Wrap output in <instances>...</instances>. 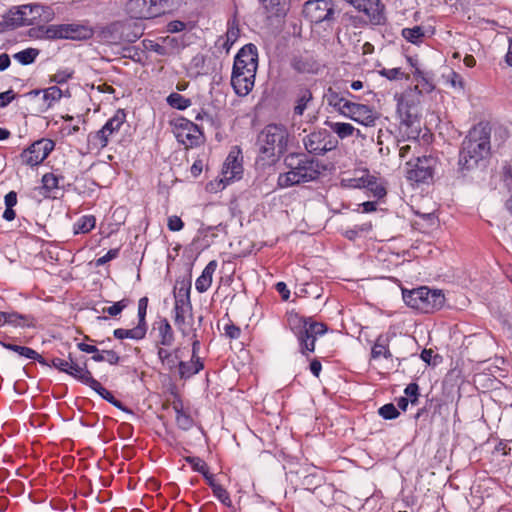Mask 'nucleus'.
Here are the masks:
<instances>
[{"instance_id": "50", "label": "nucleus", "mask_w": 512, "mask_h": 512, "mask_svg": "<svg viewBox=\"0 0 512 512\" xmlns=\"http://www.w3.org/2000/svg\"><path fill=\"white\" fill-rule=\"evenodd\" d=\"M213 495L226 507L232 506V500L230 498L229 492L222 486L219 485L215 487L213 490Z\"/></svg>"}, {"instance_id": "40", "label": "nucleus", "mask_w": 512, "mask_h": 512, "mask_svg": "<svg viewBox=\"0 0 512 512\" xmlns=\"http://www.w3.org/2000/svg\"><path fill=\"white\" fill-rule=\"evenodd\" d=\"M0 344L5 349L13 351V352L19 354L20 356H23L28 359L35 358V355H37V351H35L34 349H32L30 347L7 343V342L1 341V340H0Z\"/></svg>"}, {"instance_id": "59", "label": "nucleus", "mask_w": 512, "mask_h": 512, "mask_svg": "<svg viewBox=\"0 0 512 512\" xmlns=\"http://www.w3.org/2000/svg\"><path fill=\"white\" fill-rule=\"evenodd\" d=\"M17 94L12 90L9 89L5 92L0 93V108L7 107L15 98Z\"/></svg>"}, {"instance_id": "17", "label": "nucleus", "mask_w": 512, "mask_h": 512, "mask_svg": "<svg viewBox=\"0 0 512 512\" xmlns=\"http://www.w3.org/2000/svg\"><path fill=\"white\" fill-rule=\"evenodd\" d=\"M255 74L232 69L231 85L238 96L244 97L250 93L254 87Z\"/></svg>"}, {"instance_id": "33", "label": "nucleus", "mask_w": 512, "mask_h": 512, "mask_svg": "<svg viewBox=\"0 0 512 512\" xmlns=\"http://www.w3.org/2000/svg\"><path fill=\"white\" fill-rule=\"evenodd\" d=\"M126 121V112L118 109L115 114L103 125L105 131L110 135L117 133Z\"/></svg>"}, {"instance_id": "35", "label": "nucleus", "mask_w": 512, "mask_h": 512, "mask_svg": "<svg viewBox=\"0 0 512 512\" xmlns=\"http://www.w3.org/2000/svg\"><path fill=\"white\" fill-rule=\"evenodd\" d=\"M96 224V218L93 215H84L80 217L73 225L74 234H85L90 232Z\"/></svg>"}, {"instance_id": "14", "label": "nucleus", "mask_w": 512, "mask_h": 512, "mask_svg": "<svg viewBox=\"0 0 512 512\" xmlns=\"http://www.w3.org/2000/svg\"><path fill=\"white\" fill-rule=\"evenodd\" d=\"M344 117L350 118L351 120L364 125L374 126L377 120V113L368 105L356 103L351 100L349 106L346 107Z\"/></svg>"}, {"instance_id": "28", "label": "nucleus", "mask_w": 512, "mask_h": 512, "mask_svg": "<svg viewBox=\"0 0 512 512\" xmlns=\"http://www.w3.org/2000/svg\"><path fill=\"white\" fill-rule=\"evenodd\" d=\"M3 317H1V326L4 324H10L13 326L20 327H32L33 318L28 315L19 314L17 312H3Z\"/></svg>"}, {"instance_id": "2", "label": "nucleus", "mask_w": 512, "mask_h": 512, "mask_svg": "<svg viewBox=\"0 0 512 512\" xmlns=\"http://www.w3.org/2000/svg\"><path fill=\"white\" fill-rule=\"evenodd\" d=\"M284 165L288 169L280 173L277 185L280 188H289L302 183L312 182L319 178L324 166L319 160L309 157L305 153H289L284 158Z\"/></svg>"}, {"instance_id": "60", "label": "nucleus", "mask_w": 512, "mask_h": 512, "mask_svg": "<svg viewBox=\"0 0 512 512\" xmlns=\"http://www.w3.org/2000/svg\"><path fill=\"white\" fill-rule=\"evenodd\" d=\"M167 226L170 231H180L184 227V222L180 217L173 215L168 218Z\"/></svg>"}, {"instance_id": "63", "label": "nucleus", "mask_w": 512, "mask_h": 512, "mask_svg": "<svg viewBox=\"0 0 512 512\" xmlns=\"http://www.w3.org/2000/svg\"><path fill=\"white\" fill-rule=\"evenodd\" d=\"M175 127L177 128V132H181L185 131L187 128L195 129V123L186 118H178L175 121Z\"/></svg>"}, {"instance_id": "34", "label": "nucleus", "mask_w": 512, "mask_h": 512, "mask_svg": "<svg viewBox=\"0 0 512 512\" xmlns=\"http://www.w3.org/2000/svg\"><path fill=\"white\" fill-rule=\"evenodd\" d=\"M173 410L176 413L177 426L184 431L189 430L193 426V419L183 411V405L180 400L173 403Z\"/></svg>"}, {"instance_id": "54", "label": "nucleus", "mask_w": 512, "mask_h": 512, "mask_svg": "<svg viewBox=\"0 0 512 512\" xmlns=\"http://www.w3.org/2000/svg\"><path fill=\"white\" fill-rule=\"evenodd\" d=\"M92 385L90 386L91 389H93L99 396H101L104 400L111 403L114 396L113 394L107 390L105 387L101 385V383L97 380L94 382H91Z\"/></svg>"}, {"instance_id": "36", "label": "nucleus", "mask_w": 512, "mask_h": 512, "mask_svg": "<svg viewBox=\"0 0 512 512\" xmlns=\"http://www.w3.org/2000/svg\"><path fill=\"white\" fill-rule=\"evenodd\" d=\"M365 185L364 188L370 191L374 197L381 199L386 195L385 187L378 182V179L370 174H365Z\"/></svg>"}, {"instance_id": "62", "label": "nucleus", "mask_w": 512, "mask_h": 512, "mask_svg": "<svg viewBox=\"0 0 512 512\" xmlns=\"http://www.w3.org/2000/svg\"><path fill=\"white\" fill-rule=\"evenodd\" d=\"M240 30L237 25L232 24L228 27L225 37L230 43H235L239 37Z\"/></svg>"}, {"instance_id": "9", "label": "nucleus", "mask_w": 512, "mask_h": 512, "mask_svg": "<svg viewBox=\"0 0 512 512\" xmlns=\"http://www.w3.org/2000/svg\"><path fill=\"white\" fill-rule=\"evenodd\" d=\"M167 1L129 0L126 4V11L134 19H151L173 11Z\"/></svg>"}, {"instance_id": "64", "label": "nucleus", "mask_w": 512, "mask_h": 512, "mask_svg": "<svg viewBox=\"0 0 512 512\" xmlns=\"http://www.w3.org/2000/svg\"><path fill=\"white\" fill-rule=\"evenodd\" d=\"M105 353L104 361L110 365H117L120 362V356L114 350H103Z\"/></svg>"}, {"instance_id": "58", "label": "nucleus", "mask_w": 512, "mask_h": 512, "mask_svg": "<svg viewBox=\"0 0 512 512\" xmlns=\"http://www.w3.org/2000/svg\"><path fill=\"white\" fill-rule=\"evenodd\" d=\"M224 333L230 339H238L241 335V329L230 322L224 326Z\"/></svg>"}, {"instance_id": "4", "label": "nucleus", "mask_w": 512, "mask_h": 512, "mask_svg": "<svg viewBox=\"0 0 512 512\" xmlns=\"http://www.w3.org/2000/svg\"><path fill=\"white\" fill-rule=\"evenodd\" d=\"M289 132L282 124H268L259 133L257 143L263 159L271 161L279 159L286 151Z\"/></svg>"}, {"instance_id": "39", "label": "nucleus", "mask_w": 512, "mask_h": 512, "mask_svg": "<svg viewBox=\"0 0 512 512\" xmlns=\"http://www.w3.org/2000/svg\"><path fill=\"white\" fill-rule=\"evenodd\" d=\"M402 36L405 40L412 44H418L424 37V31L421 26H414L412 28L402 29Z\"/></svg>"}, {"instance_id": "25", "label": "nucleus", "mask_w": 512, "mask_h": 512, "mask_svg": "<svg viewBox=\"0 0 512 512\" xmlns=\"http://www.w3.org/2000/svg\"><path fill=\"white\" fill-rule=\"evenodd\" d=\"M216 268L217 261H210L203 269L201 275L196 279L195 288L199 293H204L210 288L212 284V277L216 271Z\"/></svg>"}, {"instance_id": "16", "label": "nucleus", "mask_w": 512, "mask_h": 512, "mask_svg": "<svg viewBox=\"0 0 512 512\" xmlns=\"http://www.w3.org/2000/svg\"><path fill=\"white\" fill-rule=\"evenodd\" d=\"M191 283L182 281L179 286L175 287L174 291V312L188 313V317L193 320L192 303L190 299Z\"/></svg>"}, {"instance_id": "6", "label": "nucleus", "mask_w": 512, "mask_h": 512, "mask_svg": "<svg viewBox=\"0 0 512 512\" xmlns=\"http://www.w3.org/2000/svg\"><path fill=\"white\" fill-rule=\"evenodd\" d=\"M93 36V30L86 25L81 24H54L40 26L36 37L47 40L71 39L87 40Z\"/></svg>"}, {"instance_id": "5", "label": "nucleus", "mask_w": 512, "mask_h": 512, "mask_svg": "<svg viewBox=\"0 0 512 512\" xmlns=\"http://www.w3.org/2000/svg\"><path fill=\"white\" fill-rule=\"evenodd\" d=\"M406 305L422 313H432L443 307L445 297L441 290H432L422 286L412 290H402Z\"/></svg>"}, {"instance_id": "7", "label": "nucleus", "mask_w": 512, "mask_h": 512, "mask_svg": "<svg viewBox=\"0 0 512 512\" xmlns=\"http://www.w3.org/2000/svg\"><path fill=\"white\" fill-rule=\"evenodd\" d=\"M44 10H47V15H44V21L52 20L54 12L50 7L40 4H27L19 7L16 11L10 10L4 16V23L7 28L12 29L32 25L38 17H42V12L40 11Z\"/></svg>"}, {"instance_id": "56", "label": "nucleus", "mask_w": 512, "mask_h": 512, "mask_svg": "<svg viewBox=\"0 0 512 512\" xmlns=\"http://www.w3.org/2000/svg\"><path fill=\"white\" fill-rule=\"evenodd\" d=\"M365 181V175H363L357 178L342 179L341 184L346 188H364Z\"/></svg>"}, {"instance_id": "41", "label": "nucleus", "mask_w": 512, "mask_h": 512, "mask_svg": "<svg viewBox=\"0 0 512 512\" xmlns=\"http://www.w3.org/2000/svg\"><path fill=\"white\" fill-rule=\"evenodd\" d=\"M167 103L175 109L178 110H185L191 105V100L189 98L184 97L183 95L179 93H171L167 97Z\"/></svg>"}, {"instance_id": "43", "label": "nucleus", "mask_w": 512, "mask_h": 512, "mask_svg": "<svg viewBox=\"0 0 512 512\" xmlns=\"http://www.w3.org/2000/svg\"><path fill=\"white\" fill-rule=\"evenodd\" d=\"M148 297L144 296L138 301V324L140 327H143L144 330H148V325L146 321L147 308H148Z\"/></svg>"}, {"instance_id": "18", "label": "nucleus", "mask_w": 512, "mask_h": 512, "mask_svg": "<svg viewBox=\"0 0 512 512\" xmlns=\"http://www.w3.org/2000/svg\"><path fill=\"white\" fill-rule=\"evenodd\" d=\"M347 96L356 98V96L349 91L342 93L337 91L335 87H329L324 93V100L328 106L332 107L335 111L343 116L347 110L346 107L349 106L351 102Z\"/></svg>"}, {"instance_id": "1", "label": "nucleus", "mask_w": 512, "mask_h": 512, "mask_svg": "<svg viewBox=\"0 0 512 512\" xmlns=\"http://www.w3.org/2000/svg\"><path fill=\"white\" fill-rule=\"evenodd\" d=\"M492 128L487 122L476 124L462 141L458 156L457 173L466 177L485 166L490 155Z\"/></svg>"}, {"instance_id": "46", "label": "nucleus", "mask_w": 512, "mask_h": 512, "mask_svg": "<svg viewBox=\"0 0 512 512\" xmlns=\"http://www.w3.org/2000/svg\"><path fill=\"white\" fill-rule=\"evenodd\" d=\"M378 414L385 420H393L400 415V412L393 403H387L378 409Z\"/></svg>"}, {"instance_id": "49", "label": "nucleus", "mask_w": 512, "mask_h": 512, "mask_svg": "<svg viewBox=\"0 0 512 512\" xmlns=\"http://www.w3.org/2000/svg\"><path fill=\"white\" fill-rule=\"evenodd\" d=\"M379 74L388 80H400L406 79L409 80V75L405 74L400 68H383L379 71Z\"/></svg>"}, {"instance_id": "61", "label": "nucleus", "mask_w": 512, "mask_h": 512, "mask_svg": "<svg viewBox=\"0 0 512 512\" xmlns=\"http://www.w3.org/2000/svg\"><path fill=\"white\" fill-rule=\"evenodd\" d=\"M69 363L70 360L67 361L58 357H55L51 360V366L64 373L68 371L67 369H69Z\"/></svg>"}, {"instance_id": "30", "label": "nucleus", "mask_w": 512, "mask_h": 512, "mask_svg": "<svg viewBox=\"0 0 512 512\" xmlns=\"http://www.w3.org/2000/svg\"><path fill=\"white\" fill-rule=\"evenodd\" d=\"M413 76L414 80L417 82L415 89L418 90L419 93H430L434 90L435 86L432 78L420 68H416L413 71Z\"/></svg>"}, {"instance_id": "11", "label": "nucleus", "mask_w": 512, "mask_h": 512, "mask_svg": "<svg viewBox=\"0 0 512 512\" xmlns=\"http://www.w3.org/2000/svg\"><path fill=\"white\" fill-rule=\"evenodd\" d=\"M302 14L313 24L330 23L335 20V8L332 0H308L304 3Z\"/></svg>"}, {"instance_id": "32", "label": "nucleus", "mask_w": 512, "mask_h": 512, "mask_svg": "<svg viewBox=\"0 0 512 512\" xmlns=\"http://www.w3.org/2000/svg\"><path fill=\"white\" fill-rule=\"evenodd\" d=\"M110 135L105 131L104 127L101 129L91 132L87 136V142L93 149H103L108 145Z\"/></svg>"}, {"instance_id": "27", "label": "nucleus", "mask_w": 512, "mask_h": 512, "mask_svg": "<svg viewBox=\"0 0 512 512\" xmlns=\"http://www.w3.org/2000/svg\"><path fill=\"white\" fill-rule=\"evenodd\" d=\"M313 100L312 92L307 87H299L296 92L295 106L293 109L294 115L302 116L307 109L308 104Z\"/></svg>"}, {"instance_id": "3", "label": "nucleus", "mask_w": 512, "mask_h": 512, "mask_svg": "<svg viewBox=\"0 0 512 512\" xmlns=\"http://www.w3.org/2000/svg\"><path fill=\"white\" fill-rule=\"evenodd\" d=\"M289 323L293 334L297 338L299 352L306 357H309L310 353L315 351L317 338L324 335L328 330L326 324L297 314L290 317Z\"/></svg>"}, {"instance_id": "53", "label": "nucleus", "mask_w": 512, "mask_h": 512, "mask_svg": "<svg viewBox=\"0 0 512 512\" xmlns=\"http://www.w3.org/2000/svg\"><path fill=\"white\" fill-rule=\"evenodd\" d=\"M420 358L428 365H437L442 360L439 354H434L432 349H424L420 354Z\"/></svg>"}, {"instance_id": "10", "label": "nucleus", "mask_w": 512, "mask_h": 512, "mask_svg": "<svg viewBox=\"0 0 512 512\" xmlns=\"http://www.w3.org/2000/svg\"><path fill=\"white\" fill-rule=\"evenodd\" d=\"M303 144L309 154L321 156L334 150L338 141L330 131L320 128L306 135Z\"/></svg>"}, {"instance_id": "45", "label": "nucleus", "mask_w": 512, "mask_h": 512, "mask_svg": "<svg viewBox=\"0 0 512 512\" xmlns=\"http://www.w3.org/2000/svg\"><path fill=\"white\" fill-rule=\"evenodd\" d=\"M130 304V300L128 298H123L120 301L115 302L113 305L109 307H104L102 309L103 313H107L109 316L115 317L128 307Z\"/></svg>"}, {"instance_id": "52", "label": "nucleus", "mask_w": 512, "mask_h": 512, "mask_svg": "<svg viewBox=\"0 0 512 512\" xmlns=\"http://www.w3.org/2000/svg\"><path fill=\"white\" fill-rule=\"evenodd\" d=\"M179 352L180 348H175L173 354L161 363L169 372H174L176 369L178 370V363L180 361Z\"/></svg>"}, {"instance_id": "29", "label": "nucleus", "mask_w": 512, "mask_h": 512, "mask_svg": "<svg viewBox=\"0 0 512 512\" xmlns=\"http://www.w3.org/2000/svg\"><path fill=\"white\" fill-rule=\"evenodd\" d=\"M177 138L183 144L193 147L201 142L203 133L199 126L195 124V129L187 128L185 131L177 132Z\"/></svg>"}, {"instance_id": "44", "label": "nucleus", "mask_w": 512, "mask_h": 512, "mask_svg": "<svg viewBox=\"0 0 512 512\" xmlns=\"http://www.w3.org/2000/svg\"><path fill=\"white\" fill-rule=\"evenodd\" d=\"M372 229L371 222L355 225L351 229L345 231L344 235L349 240H355L360 234L368 233Z\"/></svg>"}, {"instance_id": "55", "label": "nucleus", "mask_w": 512, "mask_h": 512, "mask_svg": "<svg viewBox=\"0 0 512 512\" xmlns=\"http://www.w3.org/2000/svg\"><path fill=\"white\" fill-rule=\"evenodd\" d=\"M73 74V70L70 69L59 70L51 77L50 82L64 84L73 77Z\"/></svg>"}, {"instance_id": "37", "label": "nucleus", "mask_w": 512, "mask_h": 512, "mask_svg": "<svg viewBox=\"0 0 512 512\" xmlns=\"http://www.w3.org/2000/svg\"><path fill=\"white\" fill-rule=\"evenodd\" d=\"M331 130L337 134L340 139H344L350 137L354 134L355 131L359 134V130L356 129L350 123L344 122H327Z\"/></svg>"}, {"instance_id": "47", "label": "nucleus", "mask_w": 512, "mask_h": 512, "mask_svg": "<svg viewBox=\"0 0 512 512\" xmlns=\"http://www.w3.org/2000/svg\"><path fill=\"white\" fill-rule=\"evenodd\" d=\"M174 322L175 325L178 327V330L182 334V336H186L188 332L186 331V328L189 327V325H192V321L189 318V321H186V316H188V313L185 312H174Z\"/></svg>"}, {"instance_id": "22", "label": "nucleus", "mask_w": 512, "mask_h": 512, "mask_svg": "<svg viewBox=\"0 0 512 512\" xmlns=\"http://www.w3.org/2000/svg\"><path fill=\"white\" fill-rule=\"evenodd\" d=\"M291 67L302 74H316L319 70V64L310 55L295 56L291 60Z\"/></svg>"}, {"instance_id": "24", "label": "nucleus", "mask_w": 512, "mask_h": 512, "mask_svg": "<svg viewBox=\"0 0 512 512\" xmlns=\"http://www.w3.org/2000/svg\"><path fill=\"white\" fill-rule=\"evenodd\" d=\"M68 358L70 360V363H69V369H67L68 371L66 372V374L72 376L73 378L77 379L81 383L90 387L92 385L91 382H94L96 379L92 376L91 372L87 369L86 362L84 363L83 366H80L79 364L74 362L71 353L69 354Z\"/></svg>"}, {"instance_id": "12", "label": "nucleus", "mask_w": 512, "mask_h": 512, "mask_svg": "<svg viewBox=\"0 0 512 512\" xmlns=\"http://www.w3.org/2000/svg\"><path fill=\"white\" fill-rule=\"evenodd\" d=\"M54 141L50 139H40L32 143L27 149L23 150L20 157L24 164L31 167L41 164L53 151Z\"/></svg>"}, {"instance_id": "51", "label": "nucleus", "mask_w": 512, "mask_h": 512, "mask_svg": "<svg viewBox=\"0 0 512 512\" xmlns=\"http://www.w3.org/2000/svg\"><path fill=\"white\" fill-rule=\"evenodd\" d=\"M185 461L191 465L194 471L200 474L206 472V470L209 468L206 462L200 457L188 456L185 458Z\"/></svg>"}, {"instance_id": "48", "label": "nucleus", "mask_w": 512, "mask_h": 512, "mask_svg": "<svg viewBox=\"0 0 512 512\" xmlns=\"http://www.w3.org/2000/svg\"><path fill=\"white\" fill-rule=\"evenodd\" d=\"M404 394L409 403L417 405L420 397L419 385L415 382L409 383L404 389Z\"/></svg>"}, {"instance_id": "19", "label": "nucleus", "mask_w": 512, "mask_h": 512, "mask_svg": "<svg viewBox=\"0 0 512 512\" xmlns=\"http://www.w3.org/2000/svg\"><path fill=\"white\" fill-rule=\"evenodd\" d=\"M393 337H395L394 332H386L378 335L371 348V359L376 360L381 357L385 359H391L392 353L390 351L389 344Z\"/></svg>"}, {"instance_id": "38", "label": "nucleus", "mask_w": 512, "mask_h": 512, "mask_svg": "<svg viewBox=\"0 0 512 512\" xmlns=\"http://www.w3.org/2000/svg\"><path fill=\"white\" fill-rule=\"evenodd\" d=\"M40 51L36 48H27L13 55V58L22 65H30L35 62Z\"/></svg>"}, {"instance_id": "20", "label": "nucleus", "mask_w": 512, "mask_h": 512, "mask_svg": "<svg viewBox=\"0 0 512 512\" xmlns=\"http://www.w3.org/2000/svg\"><path fill=\"white\" fill-rule=\"evenodd\" d=\"M243 172L242 167V157L240 156V151H231L222 168V173L226 180H232L237 177H240Z\"/></svg>"}, {"instance_id": "31", "label": "nucleus", "mask_w": 512, "mask_h": 512, "mask_svg": "<svg viewBox=\"0 0 512 512\" xmlns=\"http://www.w3.org/2000/svg\"><path fill=\"white\" fill-rule=\"evenodd\" d=\"M147 331L140 327L139 325L135 326L132 329H123L117 328L113 331V336L116 339H133V340H142L145 338Z\"/></svg>"}, {"instance_id": "13", "label": "nucleus", "mask_w": 512, "mask_h": 512, "mask_svg": "<svg viewBox=\"0 0 512 512\" xmlns=\"http://www.w3.org/2000/svg\"><path fill=\"white\" fill-rule=\"evenodd\" d=\"M258 65V53L254 44H247L236 54L233 69L256 73Z\"/></svg>"}, {"instance_id": "8", "label": "nucleus", "mask_w": 512, "mask_h": 512, "mask_svg": "<svg viewBox=\"0 0 512 512\" xmlns=\"http://www.w3.org/2000/svg\"><path fill=\"white\" fill-rule=\"evenodd\" d=\"M440 162L437 156L433 154L417 157L415 161H408L407 179L416 183H429L433 180L434 174Z\"/></svg>"}, {"instance_id": "26", "label": "nucleus", "mask_w": 512, "mask_h": 512, "mask_svg": "<svg viewBox=\"0 0 512 512\" xmlns=\"http://www.w3.org/2000/svg\"><path fill=\"white\" fill-rule=\"evenodd\" d=\"M400 131L403 137L406 135L408 140H413L415 145H418L419 129L418 127L412 128L416 122V117H413L410 112H407L403 117L401 115Z\"/></svg>"}, {"instance_id": "21", "label": "nucleus", "mask_w": 512, "mask_h": 512, "mask_svg": "<svg viewBox=\"0 0 512 512\" xmlns=\"http://www.w3.org/2000/svg\"><path fill=\"white\" fill-rule=\"evenodd\" d=\"M153 329L158 333L157 345L164 347H170L173 345L175 341V334L166 318L160 317L156 320L153 324Z\"/></svg>"}, {"instance_id": "57", "label": "nucleus", "mask_w": 512, "mask_h": 512, "mask_svg": "<svg viewBox=\"0 0 512 512\" xmlns=\"http://www.w3.org/2000/svg\"><path fill=\"white\" fill-rule=\"evenodd\" d=\"M119 252H120V248L110 249L104 256H102L96 260V266H98V267L103 266L107 262L117 258L119 255Z\"/></svg>"}, {"instance_id": "42", "label": "nucleus", "mask_w": 512, "mask_h": 512, "mask_svg": "<svg viewBox=\"0 0 512 512\" xmlns=\"http://www.w3.org/2000/svg\"><path fill=\"white\" fill-rule=\"evenodd\" d=\"M63 96L62 90L57 86H51L43 90V99L46 102L47 108L51 107L56 101H59Z\"/></svg>"}, {"instance_id": "23", "label": "nucleus", "mask_w": 512, "mask_h": 512, "mask_svg": "<svg viewBox=\"0 0 512 512\" xmlns=\"http://www.w3.org/2000/svg\"><path fill=\"white\" fill-rule=\"evenodd\" d=\"M204 369V361L202 358H193L189 361H179L178 363V375L182 380H187L198 374Z\"/></svg>"}, {"instance_id": "15", "label": "nucleus", "mask_w": 512, "mask_h": 512, "mask_svg": "<svg viewBox=\"0 0 512 512\" xmlns=\"http://www.w3.org/2000/svg\"><path fill=\"white\" fill-rule=\"evenodd\" d=\"M63 180L64 176L62 175H56L52 172L45 173L41 179L42 185L37 187L36 190L44 198L57 199L62 196V194L59 195V191L61 189L65 190V185L60 184Z\"/></svg>"}]
</instances>
